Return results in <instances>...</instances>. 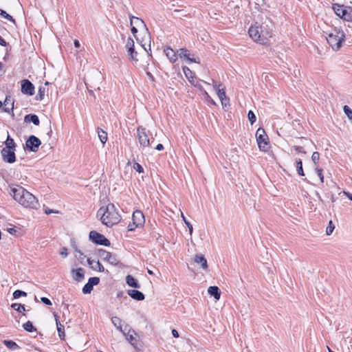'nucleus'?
I'll return each mask as SVG.
<instances>
[{
    "instance_id": "obj_1",
    "label": "nucleus",
    "mask_w": 352,
    "mask_h": 352,
    "mask_svg": "<svg viewBox=\"0 0 352 352\" xmlns=\"http://www.w3.org/2000/svg\"><path fill=\"white\" fill-rule=\"evenodd\" d=\"M9 194L25 208H37L39 206L38 200L32 193L19 185L12 184L9 186Z\"/></svg>"
},
{
    "instance_id": "obj_2",
    "label": "nucleus",
    "mask_w": 352,
    "mask_h": 352,
    "mask_svg": "<svg viewBox=\"0 0 352 352\" xmlns=\"http://www.w3.org/2000/svg\"><path fill=\"white\" fill-rule=\"evenodd\" d=\"M97 217H100L102 224L107 227H111L118 223L121 219V216L113 204H109L106 206L100 207L97 212Z\"/></svg>"
},
{
    "instance_id": "obj_3",
    "label": "nucleus",
    "mask_w": 352,
    "mask_h": 352,
    "mask_svg": "<svg viewBox=\"0 0 352 352\" xmlns=\"http://www.w3.org/2000/svg\"><path fill=\"white\" fill-rule=\"evenodd\" d=\"M345 34L343 30L338 28H334L328 34L326 38L329 45L335 51L338 50L342 46V42L344 41Z\"/></svg>"
},
{
    "instance_id": "obj_4",
    "label": "nucleus",
    "mask_w": 352,
    "mask_h": 352,
    "mask_svg": "<svg viewBox=\"0 0 352 352\" xmlns=\"http://www.w3.org/2000/svg\"><path fill=\"white\" fill-rule=\"evenodd\" d=\"M261 34V44L265 45L267 43L269 38H271L273 34L274 25L272 21L266 18L265 20L259 25Z\"/></svg>"
},
{
    "instance_id": "obj_5",
    "label": "nucleus",
    "mask_w": 352,
    "mask_h": 352,
    "mask_svg": "<svg viewBox=\"0 0 352 352\" xmlns=\"http://www.w3.org/2000/svg\"><path fill=\"white\" fill-rule=\"evenodd\" d=\"M137 137L140 145L143 149L151 146L154 141L153 138H148L146 129L142 126H139L137 129Z\"/></svg>"
},
{
    "instance_id": "obj_6",
    "label": "nucleus",
    "mask_w": 352,
    "mask_h": 352,
    "mask_svg": "<svg viewBox=\"0 0 352 352\" xmlns=\"http://www.w3.org/2000/svg\"><path fill=\"white\" fill-rule=\"evenodd\" d=\"M256 142L258 148L262 151H267L270 148L269 138L265 130L259 127L256 132Z\"/></svg>"
},
{
    "instance_id": "obj_7",
    "label": "nucleus",
    "mask_w": 352,
    "mask_h": 352,
    "mask_svg": "<svg viewBox=\"0 0 352 352\" xmlns=\"http://www.w3.org/2000/svg\"><path fill=\"white\" fill-rule=\"evenodd\" d=\"M89 239L92 243L96 245L104 246H109L111 245L110 241L108 239L95 230H92L89 232Z\"/></svg>"
},
{
    "instance_id": "obj_8",
    "label": "nucleus",
    "mask_w": 352,
    "mask_h": 352,
    "mask_svg": "<svg viewBox=\"0 0 352 352\" xmlns=\"http://www.w3.org/2000/svg\"><path fill=\"white\" fill-rule=\"evenodd\" d=\"M98 256L104 261H107L113 265H118L119 261L115 254H112L111 252H107L103 249L98 250Z\"/></svg>"
},
{
    "instance_id": "obj_9",
    "label": "nucleus",
    "mask_w": 352,
    "mask_h": 352,
    "mask_svg": "<svg viewBox=\"0 0 352 352\" xmlns=\"http://www.w3.org/2000/svg\"><path fill=\"white\" fill-rule=\"evenodd\" d=\"M41 144V141L34 135H31L25 142L26 149L31 152H36Z\"/></svg>"
},
{
    "instance_id": "obj_10",
    "label": "nucleus",
    "mask_w": 352,
    "mask_h": 352,
    "mask_svg": "<svg viewBox=\"0 0 352 352\" xmlns=\"http://www.w3.org/2000/svg\"><path fill=\"white\" fill-rule=\"evenodd\" d=\"M1 154L3 162L12 164L16 161L15 150L9 148H2Z\"/></svg>"
},
{
    "instance_id": "obj_11",
    "label": "nucleus",
    "mask_w": 352,
    "mask_h": 352,
    "mask_svg": "<svg viewBox=\"0 0 352 352\" xmlns=\"http://www.w3.org/2000/svg\"><path fill=\"white\" fill-rule=\"evenodd\" d=\"M21 93L28 96H33L34 94V85L28 79L21 80Z\"/></svg>"
},
{
    "instance_id": "obj_12",
    "label": "nucleus",
    "mask_w": 352,
    "mask_h": 352,
    "mask_svg": "<svg viewBox=\"0 0 352 352\" xmlns=\"http://www.w3.org/2000/svg\"><path fill=\"white\" fill-rule=\"evenodd\" d=\"M133 24H135L136 26H143L144 28H146V24L143 20L138 17H135L133 16H130V25L131 26V32L133 34L135 39L138 41V38L136 36L138 29L135 25H133Z\"/></svg>"
},
{
    "instance_id": "obj_13",
    "label": "nucleus",
    "mask_w": 352,
    "mask_h": 352,
    "mask_svg": "<svg viewBox=\"0 0 352 352\" xmlns=\"http://www.w3.org/2000/svg\"><path fill=\"white\" fill-rule=\"evenodd\" d=\"M261 29L259 28V25H252L250 28H249V31H248V33H249V35L256 42H258L259 43L261 44V34H260L261 32Z\"/></svg>"
},
{
    "instance_id": "obj_14",
    "label": "nucleus",
    "mask_w": 352,
    "mask_h": 352,
    "mask_svg": "<svg viewBox=\"0 0 352 352\" xmlns=\"http://www.w3.org/2000/svg\"><path fill=\"white\" fill-rule=\"evenodd\" d=\"M132 221L134 222L136 226H142L144 224L145 219L143 213L140 210H136L133 213Z\"/></svg>"
},
{
    "instance_id": "obj_15",
    "label": "nucleus",
    "mask_w": 352,
    "mask_h": 352,
    "mask_svg": "<svg viewBox=\"0 0 352 352\" xmlns=\"http://www.w3.org/2000/svg\"><path fill=\"white\" fill-rule=\"evenodd\" d=\"M214 87L217 91L218 97L221 102L222 106H223L224 100H229V99L226 96L225 88L223 87L222 84H219L218 85H215Z\"/></svg>"
},
{
    "instance_id": "obj_16",
    "label": "nucleus",
    "mask_w": 352,
    "mask_h": 352,
    "mask_svg": "<svg viewBox=\"0 0 352 352\" xmlns=\"http://www.w3.org/2000/svg\"><path fill=\"white\" fill-rule=\"evenodd\" d=\"M111 322L113 324V325L116 327V329L119 330L120 332H122L123 334H125V331H126L127 329H129L128 325H126L124 329L122 328V320L117 316L112 317Z\"/></svg>"
},
{
    "instance_id": "obj_17",
    "label": "nucleus",
    "mask_w": 352,
    "mask_h": 352,
    "mask_svg": "<svg viewBox=\"0 0 352 352\" xmlns=\"http://www.w3.org/2000/svg\"><path fill=\"white\" fill-rule=\"evenodd\" d=\"M332 8L334 10L335 13L337 16L340 18H344L347 14L346 10L344 8L343 5H340L338 3H334L332 6Z\"/></svg>"
},
{
    "instance_id": "obj_18",
    "label": "nucleus",
    "mask_w": 352,
    "mask_h": 352,
    "mask_svg": "<svg viewBox=\"0 0 352 352\" xmlns=\"http://www.w3.org/2000/svg\"><path fill=\"white\" fill-rule=\"evenodd\" d=\"M127 294L131 298L138 301L143 300L145 298L144 294L137 289H129Z\"/></svg>"
},
{
    "instance_id": "obj_19",
    "label": "nucleus",
    "mask_w": 352,
    "mask_h": 352,
    "mask_svg": "<svg viewBox=\"0 0 352 352\" xmlns=\"http://www.w3.org/2000/svg\"><path fill=\"white\" fill-rule=\"evenodd\" d=\"M54 316L56 320V327H57V331L58 333V336L61 340L64 339L65 334V327L59 321V317L56 314L54 313Z\"/></svg>"
},
{
    "instance_id": "obj_20",
    "label": "nucleus",
    "mask_w": 352,
    "mask_h": 352,
    "mask_svg": "<svg viewBox=\"0 0 352 352\" xmlns=\"http://www.w3.org/2000/svg\"><path fill=\"white\" fill-rule=\"evenodd\" d=\"M164 53L169 60L174 63L177 61L178 56L177 54L170 47H166L164 50Z\"/></svg>"
},
{
    "instance_id": "obj_21",
    "label": "nucleus",
    "mask_w": 352,
    "mask_h": 352,
    "mask_svg": "<svg viewBox=\"0 0 352 352\" xmlns=\"http://www.w3.org/2000/svg\"><path fill=\"white\" fill-rule=\"evenodd\" d=\"M73 278L76 281L80 282L85 278V270L82 267L72 270Z\"/></svg>"
},
{
    "instance_id": "obj_22",
    "label": "nucleus",
    "mask_w": 352,
    "mask_h": 352,
    "mask_svg": "<svg viewBox=\"0 0 352 352\" xmlns=\"http://www.w3.org/2000/svg\"><path fill=\"white\" fill-rule=\"evenodd\" d=\"M131 332H132L133 333H134V331L133 330H131L130 329H128L126 331H125V334H123L126 339L129 342V343L134 346V348L137 349L138 346H137V339L133 337V335L131 333Z\"/></svg>"
},
{
    "instance_id": "obj_23",
    "label": "nucleus",
    "mask_w": 352,
    "mask_h": 352,
    "mask_svg": "<svg viewBox=\"0 0 352 352\" xmlns=\"http://www.w3.org/2000/svg\"><path fill=\"white\" fill-rule=\"evenodd\" d=\"M24 122L26 123L32 122L34 125L38 126L40 120L38 116L36 114H27L24 118Z\"/></svg>"
},
{
    "instance_id": "obj_24",
    "label": "nucleus",
    "mask_w": 352,
    "mask_h": 352,
    "mask_svg": "<svg viewBox=\"0 0 352 352\" xmlns=\"http://www.w3.org/2000/svg\"><path fill=\"white\" fill-rule=\"evenodd\" d=\"M208 294L214 298L216 300H219L221 297V291L217 286H210L208 289Z\"/></svg>"
},
{
    "instance_id": "obj_25",
    "label": "nucleus",
    "mask_w": 352,
    "mask_h": 352,
    "mask_svg": "<svg viewBox=\"0 0 352 352\" xmlns=\"http://www.w3.org/2000/svg\"><path fill=\"white\" fill-rule=\"evenodd\" d=\"M126 283L129 287H131L133 288H140V285L138 283V280L135 279L131 275H127L126 276Z\"/></svg>"
},
{
    "instance_id": "obj_26",
    "label": "nucleus",
    "mask_w": 352,
    "mask_h": 352,
    "mask_svg": "<svg viewBox=\"0 0 352 352\" xmlns=\"http://www.w3.org/2000/svg\"><path fill=\"white\" fill-rule=\"evenodd\" d=\"M195 262L196 263L200 264L201 267L204 270H206L208 268L207 260L203 255H201V254L195 255Z\"/></svg>"
},
{
    "instance_id": "obj_27",
    "label": "nucleus",
    "mask_w": 352,
    "mask_h": 352,
    "mask_svg": "<svg viewBox=\"0 0 352 352\" xmlns=\"http://www.w3.org/2000/svg\"><path fill=\"white\" fill-rule=\"evenodd\" d=\"M3 344L10 350L15 351L21 349V347L15 342L10 340H5L3 341Z\"/></svg>"
},
{
    "instance_id": "obj_28",
    "label": "nucleus",
    "mask_w": 352,
    "mask_h": 352,
    "mask_svg": "<svg viewBox=\"0 0 352 352\" xmlns=\"http://www.w3.org/2000/svg\"><path fill=\"white\" fill-rule=\"evenodd\" d=\"M6 147L4 148H9L12 150H16V144H15L14 140L8 135L6 140L5 141Z\"/></svg>"
},
{
    "instance_id": "obj_29",
    "label": "nucleus",
    "mask_w": 352,
    "mask_h": 352,
    "mask_svg": "<svg viewBox=\"0 0 352 352\" xmlns=\"http://www.w3.org/2000/svg\"><path fill=\"white\" fill-rule=\"evenodd\" d=\"M98 138L102 144H104L107 140V133L100 128L97 129Z\"/></svg>"
},
{
    "instance_id": "obj_30",
    "label": "nucleus",
    "mask_w": 352,
    "mask_h": 352,
    "mask_svg": "<svg viewBox=\"0 0 352 352\" xmlns=\"http://www.w3.org/2000/svg\"><path fill=\"white\" fill-rule=\"evenodd\" d=\"M11 307L14 309L15 311L22 314L23 316H25V308L24 305L15 302L11 305Z\"/></svg>"
},
{
    "instance_id": "obj_31",
    "label": "nucleus",
    "mask_w": 352,
    "mask_h": 352,
    "mask_svg": "<svg viewBox=\"0 0 352 352\" xmlns=\"http://www.w3.org/2000/svg\"><path fill=\"white\" fill-rule=\"evenodd\" d=\"M296 168L297 173L299 175H300V176L305 175L304 170L302 168V162L300 159H297L296 160Z\"/></svg>"
},
{
    "instance_id": "obj_32",
    "label": "nucleus",
    "mask_w": 352,
    "mask_h": 352,
    "mask_svg": "<svg viewBox=\"0 0 352 352\" xmlns=\"http://www.w3.org/2000/svg\"><path fill=\"white\" fill-rule=\"evenodd\" d=\"M177 53H178L177 56H179L180 58L187 59V58L190 56L189 51L186 48H180L177 51Z\"/></svg>"
},
{
    "instance_id": "obj_33",
    "label": "nucleus",
    "mask_w": 352,
    "mask_h": 352,
    "mask_svg": "<svg viewBox=\"0 0 352 352\" xmlns=\"http://www.w3.org/2000/svg\"><path fill=\"white\" fill-rule=\"evenodd\" d=\"M23 329L28 332H33L36 331L31 321H28L23 324Z\"/></svg>"
},
{
    "instance_id": "obj_34",
    "label": "nucleus",
    "mask_w": 352,
    "mask_h": 352,
    "mask_svg": "<svg viewBox=\"0 0 352 352\" xmlns=\"http://www.w3.org/2000/svg\"><path fill=\"white\" fill-rule=\"evenodd\" d=\"M0 15L9 21H11L14 24L16 23L15 19L10 14H8L5 10L0 9Z\"/></svg>"
},
{
    "instance_id": "obj_35",
    "label": "nucleus",
    "mask_w": 352,
    "mask_h": 352,
    "mask_svg": "<svg viewBox=\"0 0 352 352\" xmlns=\"http://www.w3.org/2000/svg\"><path fill=\"white\" fill-rule=\"evenodd\" d=\"M13 298L14 299H17L21 296H27V293L24 291H22V290H20V289H16L15 290L14 292H13Z\"/></svg>"
},
{
    "instance_id": "obj_36",
    "label": "nucleus",
    "mask_w": 352,
    "mask_h": 352,
    "mask_svg": "<svg viewBox=\"0 0 352 352\" xmlns=\"http://www.w3.org/2000/svg\"><path fill=\"white\" fill-rule=\"evenodd\" d=\"M93 286L89 283H87L82 287V292L84 294H88L93 290Z\"/></svg>"
},
{
    "instance_id": "obj_37",
    "label": "nucleus",
    "mask_w": 352,
    "mask_h": 352,
    "mask_svg": "<svg viewBox=\"0 0 352 352\" xmlns=\"http://www.w3.org/2000/svg\"><path fill=\"white\" fill-rule=\"evenodd\" d=\"M127 52L128 55L129 56L131 60H138L136 58L138 52L135 50V47L131 49H127Z\"/></svg>"
},
{
    "instance_id": "obj_38",
    "label": "nucleus",
    "mask_w": 352,
    "mask_h": 352,
    "mask_svg": "<svg viewBox=\"0 0 352 352\" xmlns=\"http://www.w3.org/2000/svg\"><path fill=\"white\" fill-rule=\"evenodd\" d=\"M181 217L182 218V220L184 221V222L185 223V224L189 229V232H190V234L191 235L192 233V231H193V228H192V224L186 219V217L184 216V214L182 212L181 213Z\"/></svg>"
},
{
    "instance_id": "obj_39",
    "label": "nucleus",
    "mask_w": 352,
    "mask_h": 352,
    "mask_svg": "<svg viewBox=\"0 0 352 352\" xmlns=\"http://www.w3.org/2000/svg\"><path fill=\"white\" fill-rule=\"evenodd\" d=\"M344 113L347 116L348 118L352 122V110L347 105H344L343 107Z\"/></svg>"
},
{
    "instance_id": "obj_40",
    "label": "nucleus",
    "mask_w": 352,
    "mask_h": 352,
    "mask_svg": "<svg viewBox=\"0 0 352 352\" xmlns=\"http://www.w3.org/2000/svg\"><path fill=\"white\" fill-rule=\"evenodd\" d=\"M45 95V88L43 87H40L38 88V94L36 96V99L38 100H42L44 98Z\"/></svg>"
},
{
    "instance_id": "obj_41",
    "label": "nucleus",
    "mask_w": 352,
    "mask_h": 352,
    "mask_svg": "<svg viewBox=\"0 0 352 352\" xmlns=\"http://www.w3.org/2000/svg\"><path fill=\"white\" fill-rule=\"evenodd\" d=\"M91 268L94 270L98 271L100 272H103L104 271V267L103 265L100 263L99 261L96 262V266H91Z\"/></svg>"
},
{
    "instance_id": "obj_42",
    "label": "nucleus",
    "mask_w": 352,
    "mask_h": 352,
    "mask_svg": "<svg viewBox=\"0 0 352 352\" xmlns=\"http://www.w3.org/2000/svg\"><path fill=\"white\" fill-rule=\"evenodd\" d=\"M14 104V101L12 100V102L11 103V107L10 108H9V107H3L2 111H4V112H6V113H8L11 114V116L12 117H14V111H13Z\"/></svg>"
},
{
    "instance_id": "obj_43",
    "label": "nucleus",
    "mask_w": 352,
    "mask_h": 352,
    "mask_svg": "<svg viewBox=\"0 0 352 352\" xmlns=\"http://www.w3.org/2000/svg\"><path fill=\"white\" fill-rule=\"evenodd\" d=\"M248 120H249L250 122L251 123V124H253L256 122V116L252 110H250L248 111Z\"/></svg>"
},
{
    "instance_id": "obj_44",
    "label": "nucleus",
    "mask_w": 352,
    "mask_h": 352,
    "mask_svg": "<svg viewBox=\"0 0 352 352\" xmlns=\"http://www.w3.org/2000/svg\"><path fill=\"white\" fill-rule=\"evenodd\" d=\"M335 228V226L332 222V221H330L329 222V225L327 227V229H326V234L327 235H331L333 231Z\"/></svg>"
},
{
    "instance_id": "obj_45",
    "label": "nucleus",
    "mask_w": 352,
    "mask_h": 352,
    "mask_svg": "<svg viewBox=\"0 0 352 352\" xmlns=\"http://www.w3.org/2000/svg\"><path fill=\"white\" fill-rule=\"evenodd\" d=\"M320 160V153L317 151L313 153L311 155V160L314 163V164H317Z\"/></svg>"
},
{
    "instance_id": "obj_46",
    "label": "nucleus",
    "mask_w": 352,
    "mask_h": 352,
    "mask_svg": "<svg viewBox=\"0 0 352 352\" xmlns=\"http://www.w3.org/2000/svg\"><path fill=\"white\" fill-rule=\"evenodd\" d=\"M88 283L94 287L100 283V278L98 277H91L89 278Z\"/></svg>"
},
{
    "instance_id": "obj_47",
    "label": "nucleus",
    "mask_w": 352,
    "mask_h": 352,
    "mask_svg": "<svg viewBox=\"0 0 352 352\" xmlns=\"http://www.w3.org/2000/svg\"><path fill=\"white\" fill-rule=\"evenodd\" d=\"M133 168H134L137 172H138L139 173H144V168H143V167L142 166V165H140L139 163H138V162H135V163L133 164Z\"/></svg>"
},
{
    "instance_id": "obj_48",
    "label": "nucleus",
    "mask_w": 352,
    "mask_h": 352,
    "mask_svg": "<svg viewBox=\"0 0 352 352\" xmlns=\"http://www.w3.org/2000/svg\"><path fill=\"white\" fill-rule=\"evenodd\" d=\"M133 47H135L134 41L131 37H129L127 39V41H126V48L131 49Z\"/></svg>"
},
{
    "instance_id": "obj_49",
    "label": "nucleus",
    "mask_w": 352,
    "mask_h": 352,
    "mask_svg": "<svg viewBox=\"0 0 352 352\" xmlns=\"http://www.w3.org/2000/svg\"><path fill=\"white\" fill-rule=\"evenodd\" d=\"M316 172L318 175V176L320 178V180L322 183H323L324 182V176H323V174H322V170L321 168H319L318 167H316Z\"/></svg>"
},
{
    "instance_id": "obj_50",
    "label": "nucleus",
    "mask_w": 352,
    "mask_h": 352,
    "mask_svg": "<svg viewBox=\"0 0 352 352\" xmlns=\"http://www.w3.org/2000/svg\"><path fill=\"white\" fill-rule=\"evenodd\" d=\"M138 226H136V224L134 223V222L132 221V223H129V224L127 226L128 231H134L136 228H138Z\"/></svg>"
},
{
    "instance_id": "obj_51",
    "label": "nucleus",
    "mask_w": 352,
    "mask_h": 352,
    "mask_svg": "<svg viewBox=\"0 0 352 352\" xmlns=\"http://www.w3.org/2000/svg\"><path fill=\"white\" fill-rule=\"evenodd\" d=\"M7 231L12 235H16L18 230L16 227L8 228Z\"/></svg>"
},
{
    "instance_id": "obj_52",
    "label": "nucleus",
    "mask_w": 352,
    "mask_h": 352,
    "mask_svg": "<svg viewBox=\"0 0 352 352\" xmlns=\"http://www.w3.org/2000/svg\"><path fill=\"white\" fill-rule=\"evenodd\" d=\"M41 301L43 304H45V305H52V302H51V300H50L49 298H46V297H42V298H41Z\"/></svg>"
},
{
    "instance_id": "obj_53",
    "label": "nucleus",
    "mask_w": 352,
    "mask_h": 352,
    "mask_svg": "<svg viewBox=\"0 0 352 352\" xmlns=\"http://www.w3.org/2000/svg\"><path fill=\"white\" fill-rule=\"evenodd\" d=\"M294 150L298 153H305V151L303 150V147L300 146H294Z\"/></svg>"
},
{
    "instance_id": "obj_54",
    "label": "nucleus",
    "mask_w": 352,
    "mask_h": 352,
    "mask_svg": "<svg viewBox=\"0 0 352 352\" xmlns=\"http://www.w3.org/2000/svg\"><path fill=\"white\" fill-rule=\"evenodd\" d=\"M60 254L61 256H63L64 257L67 256V255H68L67 249L66 248H63L60 250Z\"/></svg>"
},
{
    "instance_id": "obj_55",
    "label": "nucleus",
    "mask_w": 352,
    "mask_h": 352,
    "mask_svg": "<svg viewBox=\"0 0 352 352\" xmlns=\"http://www.w3.org/2000/svg\"><path fill=\"white\" fill-rule=\"evenodd\" d=\"M186 60L189 63H199V60H197L196 58H190V56L187 58Z\"/></svg>"
},
{
    "instance_id": "obj_56",
    "label": "nucleus",
    "mask_w": 352,
    "mask_h": 352,
    "mask_svg": "<svg viewBox=\"0 0 352 352\" xmlns=\"http://www.w3.org/2000/svg\"><path fill=\"white\" fill-rule=\"evenodd\" d=\"M8 43L0 36V45L6 47Z\"/></svg>"
},
{
    "instance_id": "obj_57",
    "label": "nucleus",
    "mask_w": 352,
    "mask_h": 352,
    "mask_svg": "<svg viewBox=\"0 0 352 352\" xmlns=\"http://www.w3.org/2000/svg\"><path fill=\"white\" fill-rule=\"evenodd\" d=\"M155 149L157 151H162L164 149V146L162 144H158L155 146Z\"/></svg>"
},
{
    "instance_id": "obj_58",
    "label": "nucleus",
    "mask_w": 352,
    "mask_h": 352,
    "mask_svg": "<svg viewBox=\"0 0 352 352\" xmlns=\"http://www.w3.org/2000/svg\"><path fill=\"white\" fill-rule=\"evenodd\" d=\"M172 335L174 338H178L179 336L178 331L175 329L172 330Z\"/></svg>"
},
{
    "instance_id": "obj_59",
    "label": "nucleus",
    "mask_w": 352,
    "mask_h": 352,
    "mask_svg": "<svg viewBox=\"0 0 352 352\" xmlns=\"http://www.w3.org/2000/svg\"><path fill=\"white\" fill-rule=\"evenodd\" d=\"M10 101V96H6L4 102H3V104L6 106L9 103Z\"/></svg>"
},
{
    "instance_id": "obj_60",
    "label": "nucleus",
    "mask_w": 352,
    "mask_h": 352,
    "mask_svg": "<svg viewBox=\"0 0 352 352\" xmlns=\"http://www.w3.org/2000/svg\"><path fill=\"white\" fill-rule=\"evenodd\" d=\"M183 71H184V72L185 73V74H186V76H187V78H188V74H187V73H186V71H188V72H189V73H191L190 69L188 67H187L184 66V67H183Z\"/></svg>"
},
{
    "instance_id": "obj_61",
    "label": "nucleus",
    "mask_w": 352,
    "mask_h": 352,
    "mask_svg": "<svg viewBox=\"0 0 352 352\" xmlns=\"http://www.w3.org/2000/svg\"><path fill=\"white\" fill-rule=\"evenodd\" d=\"M74 47L76 48H78L80 46V43L79 41H78V40L74 41Z\"/></svg>"
},
{
    "instance_id": "obj_62",
    "label": "nucleus",
    "mask_w": 352,
    "mask_h": 352,
    "mask_svg": "<svg viewBox=\"0 0 352 352\" xmlns=\"http://www.w3.org/2000/svg\"><path fill=\"white\" fill-rule=\"evenodd\" d=\"M344 193L346 195V197L352 201V194L349 192H344Z\"/></svg>"
},
{
    "instance_id": "obj_63",
    "label": "nucleus",
    "mask_w": 352,
    "mask_h": 352,
    "mask_svg": "<svg viewBox=\"0 0 352 352\" xmlns=\"http://www.w3.org/2000/svg\"><path fill=\"white\" fill-rule=\"evenodd\" d=\"M45 212V213H46L47 214H51V213H54V212H56L55 211H54L53 210H51V209H46Z\"/></svg>"
},
{
    "instance_id": "obj_64",
    "label": "nucleus",
    "mask_w": 352,
    "mask_h": 352,
    "mask_svg": "<svg viewBox=\"0 0 352 352\" xmlns=\"http://www.w3.org/2000/svg\"><path fill=\"white\" fill-rule=\"evenodd\" d=\"M94 263V261L91 260V258H87V263L88 265L91 267V266H93L92 264Z\"/></svg>"
}]
</instances>
